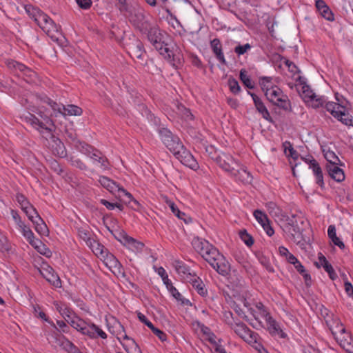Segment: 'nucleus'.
<instances>
[{
  "label": "nucleus",
  "mask_w": 353,
  "mask_h": 353,
  "mask_svg": "<svg viewBox=\"0 0 353 353\" xmlns=\"http://www.w3.org/2000/svg\"><path fill=\"white\" fill-rule=\"evenodd\" d=\"M68 161L72 166L75 167L80 170L85 171L88 170V166L81 159L77 157L70 156L68 158Z\"/></svg>",
  "instance_id": "39"
},
{
  "label": "nucleus",
  "mask_w": 353,
  "mask_h": 353,
  "mask_svg": "<svg viewBox=\"0 0 353 353\" xmlns=\"http://www.w3.org/2000/svg\"><path fill=\"white\" fill-rule=\"evenodd\" d=\"M39 99H40L41 101L49 105L54 111H57L59 113L62 114L63 106H64V105L58 104L57 102L54 101L53 100H52L51 99H50L48 97H47L46 95L41 97Z\"/></svg>",
  "instance_id": "38"
},
{
  "label": "nucleus",
  "mask_w": 353,
  "mask_h": 353,
  "mask_svg": "<svg viewBox=\"0 0 353 353\" xmlns=\"http://www.w3.org/2000/svg\"><path fill=\"white\" fill-rule=\"evenodd\" d=\"M315 6L318 12L323 18L330 21H333L334 20V16L332 11L323 0H316Z\"/></svg>",
  "instance_id": "22"
},
{
  "label": "nucleus",
  "mask_w": 353,
  "mask_h": 353,
  "mask_svg": "<svg viewBox=\"0 0 353 353\" xmlns=\"http://www.w3.org/2000/svg\"><path fill=\"white\" fill-rule=\"evenodd\" d=\"M83 112L82 109L75 105H67L63 106L62 114L65 115H74L80 116Z\"/></svg>",
  "instance_id": "35"
},
{
  "label": "nucleus",
  "mask_w": 353,
  "mask_h": 353,
  "mask_svg": "<svg viewBox=\"0 0 353 353\" xmlns=\"http://www.w3.org/2000/svg\"><path fill=\"white\" fill-rule=\"evenodd\" d=\"M253 214L260 225L265 224V222H267V220L269 219L268 216L260 210H256Z\"/></svg>",
  "instance_id": "53"
},
{
  "label": "nucleus",
  "mask_w": 353,
  "mask_h": 353,
  "mask_svg": "<svg viewBox=\"0 0 353 353\" xmlns=\"http://www.w3.org/2000/svg\"><path fill=\"white\" fill-rule=\"evenodd\" d=\"M179 110H181L183 117L185 120H193L194 119V115L192 114L190 110L183 105L179 106Z\"/></svg>",
  "instance_id": "57"
},
{
  "label": "nucleus",
  "mask_w": 353,
  "mask_h": 353,
  "mask_svg": "<svg viewBox=\"0 0 353 353\" xmlns=\"http://www.w3.org/2000/svg\"><path fill=\"white\" fill-rule=\"evenodd\" d=\"M168 290L171 293L173 297L176 299L178 301H181L183 305H188L190 303V301L188 299H183L182 295L179 292L177 289L172 285L168 288Z\"/></svg>",
  "instance_id": "44"
},
{
  "label": "nucleus",
  "mask_w": 353,
  "mask_h": 353,
  "mask_svg": "<svg viewBox=\"0 0 353 353\" xmlns=\"http://www.w3.org/2000/svg\"><path fill=\"white\" fill-rule=\"evenodd\" d=\"M11 214L14 221H15L19 228L22 226L24 227L25 223L22 221L21 216L16 210H12Z\"/></svg>",
  "instance_id": "63"
},
{
  "label": "nucleus",
  "mask_w": 353,
  "mask_h": 353,
  "mask_svg": "<svg viewBox=\"0 0 353 353\" xmlns=\"http://www.w3.org/2000/svg\"><path fill=\"white\" fill-rule=\"evenodd\" d=\"M129 21L141 33H146V31L152 26L141 8L133 9L130 12Z\"/></svg>",
  "instance_id": "11"
},
{
  "label": "nucleus",
  "mask_w": 353,
  "mask_h": 353,
  "mask_svg": "<svg viewBox=\"0 0 353 353\" xmlns=\"http://www.w3.org/2000/svg\"><path fill=\"white\" fill-rule=\"evenodd\" d=\"M50 168L58 174L63 173V170L57 161L54 159L52 160L50 163Z\"/></svg>",
  "instance_id": "60"
},
{
  "label": "nucleus",
  "mask_w": 353,
  "mask_h": 353,
  "mask_svg": "<svg viewBox=\"0 0 353 353\" xmlns=\"http://www.w3.org/2000/svg\"><path fill=\"white\" fill-rule=\"evenodd\" d=\"M137 317L139 320L148 326L150 330L154 326V325L148 319V318L141 312H137Z\"/></svg>",
  "instance_id": "62"
},
{
  "label": "nucleus",
  "mask_w": 353,
  "mask_h": 353,
  "mask_svg": "<svg viewBox=\"0 0 353 353\" xmlns=\"http://www.w3.org/2000/svg\"><path fill=\"white\" fill-rule=\"evenodd\" d=\"M228 84L230 88V90L233 94H237L239 93L241 91V87L239 84V82L232 77H230L228 81Z\"/></svg>",
  "instance_id": "50"
},
{
  "label": "nucleus",
  "mask_w": 353,
  "mask_h": 353,
  "mask_svg": "<svg viewBox=\"0 0 353 353\" xmlns=\"http://www.w3.org/2000/svg\"><path fill=\"white\" fill-rule=\"evenodd\" d=\"M20 230L23 234V236L27 239L29 243L37 249H39V245L42 243L37 239L34 238V233L30 228L24 224V227H20Z\"/></svg>",
  "instance_id": "26"
},
{
  "label": "nucleus",
  "mask_w": 353,
  "mask_h": 353,
  "mask_svg": "<svg viewBox=\"0 0 353 353\" xmlns=\"http://www.w3.org/2000/svg\"><path fill=\"white\" fill-rule=\"evenodd\" d=\"M79 236L85 241L87 244H91L90 233L89 230L85 227H80L77 228Z\"/></svg>",
  "instance_id": "43"
},
{
  "label": "nucleus",
  "mask_w": 353,
  "mask_h": 353,
  "mask_svg": "<svg viewBox=\"0 0 353 353\" xmlns=\"http://www.w3.org/2000/svg\"><path fill=\"white\" fill-rule=\"evenodd\" d=\"M327 170L332 179L337 182H341L345 179L343 170L337 166V164L327 165Z\"/></svg>",
  "instance_id": "28"
},
{
  "label": "nucleus",
  "mask_w": 353,
  "mask_h": 353,
  "mask_svg": "<svg viewBox=\"0 0 353 353\" xmlns=\"http://www.w3.org/2000/svg\"><path fill=\"white\" fill-rule=\"evenodd\" d=\"M77 5L83 10L89 9L92 4V1L91 0H75Z\"/></svg>",
  "instance_id": "61"
},
{
  "label": "nucleus",
  "mask_w": 353,
  "mask_h": 353,
  "mask_svg": "<svg viewBox=\"0 0 353 353\" xmlns=\"http://www.w3.org/2000/svg\"><path fill=\"white\" fill-rule=\"evenodd\" d=\"M157 131L165 146L173 154V155L184 165L196 170L199 166L189 150H188L179 137L173 134L168 128L161 125L157 126Z\"/></svg>",
  "instance_id": "1"
},
{
  "label": "nucleus",
  "mask_w": 353,
  "mask_h": 353,
  "mask_svg": "<svg viewBox=\"0 0 353 353\" xmlns=\"http://www.w3.org/2000/svg\"><path fill=\"white\" fill-rule=\"evenodd\" d=\"M25 119L33 128L39 131L42 137L47 141L46 144L48 145L54 155L61 158L67 156V150L63 143L53 134L52 130L49 126L52 125V122L49 118L46 119L45 122H43L35 115L29 113Z\"/></svg>",
  "instance_id": "3"
},
{
  "label": "nucleus",
  "mask_w": 353,
  "mask_h": 353,
  "mask_svg": "<svg viewBox=\"0 0 353 353\" xmlns=\"http://www.w3.org/2000/svg\"><path fill=\"white\" fill-rule=\"evenodd\" d=\"M325 322L339 345L347 353H353V339L339 319H325Z\"/></svg>",
  "instance_id": "6"
},
{
  "label": "nucleus",
  "mask_w": 353,
  "mask_h": 353,
  "mask_svg": "<svg viewBox=\"0 0 353 353\" xmlns=\"http://www.w3.org/2000/svg\"><path fill=\"white\" fill-rule=\"evenodd\" d=\"M283 145L285 147V153L287 154V151H289V154H288V157H290L294 160H296L299 158V153L298 152L293 148L292 146V144L289 141H285L283 143Z\"/></svg>",
  "instance_id": "47"
},
{
  "label": "nucleus",
  "mask_w": 353,
  "mask_h": 353,
  "mask_svg": "<svg viewBox=\"0 0 353 353\" xmlns=\"http://www.w3.org/2000/svg\"><path fill=\"white\" fill-rule=\"evenodd\" d=\"M25 10L37 25L46 32L48 36L53 39L54 35L52 34L54 32H58L59 28L54 21L39 8H35L32 5H26Z\"/></svg>",
  "instance_id": "7"
},
{
  "label": "nucleus",
  "mask_w": 353,
  "mask_h": 353,
  "mask_svg": "<svg viewBox=\"0 0 353 353\" xmlns=\"http://www.w3.org/2000/svg\"><path fill=\"white\" fill-rule=\"evenodd\" d=\"M295 80L296 82H299V87L297 88L298 91L301 92L302 97L305 101L307 103L308 99H312L315 93L310 87L305 83L304 79L300 75L295 77Z\"/></svg>",
  "instance_id": "19"
},
{
  "label": "nucleus",
  "mask_w": 353,
  "mask_h": 353,
  "mask_svg": "<svg viewBox=\"0 0 353 353\" xmlns=\"http://www.w3.org/2000/svg\"><path fill=\"white\" fill-rule=\"evenodd\" d=\"M313 108H318L323 105L324 103H325V100L323 97H319L314 94L312 97V99H308L307 101Z\"/></svg>",
  "instance_id": "46"
},
{
  "label": "nucleus",
  "mask_w": 353,
  "mask_h": 353,
  "mask_svg": "<svg viewBox=\"0 0 353 353\" xmlns=\"http://www.w3.org/2000/svg\"><path fill=\"white\" fill-rule=\"evenodd\" d=\"M99 183L112 194H115L120 188V185L110 178L101 176L99 179Z\"/></svg>",
  "instance_id": "25"
},
{
  "label": "nucleus",
  "mask_w": 353,
  "mask_h": 353,
  "mask_svg": "<svg viewBox=\"0 0 353 353\" xmlns=\"http://www.w3.org/2000/svg\"><path fill=\"white\" fill-rule=\"evenodd\" d=\"M232 307L235 312V316L232 312H225L223 315L225 321L230 325L240 338L243 339V316H241L243 310L236 301H233Z\"/></svg>",
  "instance_id": "9"
},
{
  "label": "nucleus",
  "mask_w": 353,
  "mask_h": 353,
  "mask_svg": "<svg viewBox=\"0 0 353 353\" xmlns=\"http://www.w3.org/2000/svg\"><path fill=\"white\" fill-rule=\"evenodd\" d=\"M68 323L77 331L92 339L101 338L107 339L106 333L103 331L99 326L91 322H86L84 320L74 316L68 320Z\"/></svg>",
  "instance_id": "8"
},
{
  "label": "nucleus",
  "mask_w": 353,
  "mask_h": 353,
  "mask_svg": "<svg viewBox=\"0 0 353 353\" xmlns=\"http://www.w3.org/2000/svg\"><path fill=\"white\" fill-rule=\"evenodd\" d=\"M325 158L330 163V165H336L337 164L336 161H339L338 157L333 152H327L325 154Z\"/></svg>",
  "instance_id": "58"
},
{
  "label": "nucleus",
  "mask_w": 353,
  "mask_h": 353,
  "mask_svg": "<svg viewBox=\"0 0 353 353\" xmlns=\"http://www.w3.org/2000/svg\"><path fill=\"white\" fill-rule=\"evenodd\" d=\"M124 246L127 247L132 252H140L143 250L144 244L142 242L139 241L131 236H129Z\"/></svg>",
  "instance_id": "34"
},
{
  "label": "nucleus",
  "mask_w": 353,
  "mask_h": 353,
  "mask_svg": "<svg viewBox=\"0 0 353 353\" xmlns=\"http://www.w3.org/2000/svg\"><path fill=\"white\" fill-rule=\"evenodd\" d=\"M172 212L179 219L183 220L185 223L191 221V218L188 216L185 213L181 212L178 207L172 202L169 204Z\"/></svg>",
  "instance_id": "37"
},
{
  "label": "nucleus",
  "mask_w": 353,
  "mask_h": 353,
  "mask_svg": "<svg viewBox=\"0 0 353 353\" xmlns=\"http://www.w3.org/2000/svg\"><path fill=\"white\" fill-rule=\"evenodd\" d=\"M267 209L269 212V213L272 215H277L279 212L280 209L277 206V205L274 202H268L266 203Z\"/></svg>",
  "instance_id": "55"
},
{
  "label": "nucleus",
  "mask_w": 353,
  "mask_h": 353,
  "mask_svg": "<svg viewBox=\"0 0 353 353\" xmlns=\"http://www.w3.org/2000/svg\"><path fill=\"white\" fill-rule=\"evenodd\" d=\"M210 47L216 59L222 64L225 65L226 61L222 52V45L220 40L217 38L210 41Z\"/></svg>",
  "instance_id": "24"
},
{
  "label": "nucleus",
  "mask_w": 353,
  "mask_h": 353,
  "mask_svg": "<svg viewBox=\"0 0 353 353\" xmlns=\"http://www.w3.org/2000/svg\"><path fill=\"white\" fill-rule=\"evenodd\" d=\"M65 137L67 141L72 145L75 149L80 152H81L83 147L84 148L85 145L88 144L84 141L79 140L77 133L73 130H66L65 132Z\"/></svg>",
  "instance_id": "23"
},
{
  "label": "nucleus",
  "mask_w": 353,
  "mask_h": 353,
  "mask_svg": "<svg viewBox=\"0 0 353 353\" xmlns=\"http://www.w3.org/2000/svg\"><path fill=\"white\" fill-rule=\"evenodd\" d=\"M316 176V183L321 187L324 188L323 174L322 169L316 161H313L312 166L310 168Z\"/></svg>",
  "instance_id": "31"
},
{
  "label": "nucleus",
  "mask_w": 353,
  "mask_h": 353,
  "mask_svg": "<svg viewBox=\"0 0 353 353\" xmlns=\"http://www.w3.org/2000/svg\"><path fill=\"white\" fill-rule=\"evenodd\" d=\"M248 92L252 96L255 108L258 112L261 114L264 119L268 121L272 122V118L261 99L254 93H250L249 91Z\"/></svg>",
  "instance_id": "17"
},
{
  "label": "nucleus",
  "mask_w": 353,
  "mask_h": 353,
  "mask_svg": "<svg viewBox=\"0 0 353 353\" xmlns=\"http://www.w3.org/2000/svg\"><path fill=\"white\" fill-rule=\"evenodd\" d=\"M259 83L262 90L264 94L268 93L270 90H273V88L277 87L272 81V77H263L260 78Z\"/></svg>",
  "instance_id": "36"
},
{
  "label": "nucleus",
  "mask_w": 353,
  "mask_h": 353,
  "mask_svg": "<svg viewBox=\"0 0 353 353\" xmlns=\"http://www.w3.org/2000/svg\"><path fill=\"white\" fill-rule=\"evenodd\" d=\"M340 121H341L343 124L346 125H352V117L348 113H346V108H345V111L341 110V115H339L336 117Z\"/></svg>",
  "instance_id": "49"
},
{
  "label": "nucleus",
  "mask_w": 353,
  "mask_h": 353,
  "mask_svg": "<svg viewBox=\"0 0 353 353\" xmlns=\"http://www.w3.org/2000/svg\"><path fill=\"white\" fill-rule=\"evenodd\" d=\"M265 95L267 99L273 105L286 112L292 110L291 103L288 97L283 94L279 86L273 88V90H270Z\"/></svg>",
  "instance_id": "10"
},
{
  "label": "nucleus",
  "mask_w": 353,
  "mask_h": 353,
  "mask_svg": "<svg viewBox=\"0 0 353 353\" xmlns=\"http://www.w3.org/2000/svg\"><path fill=\"white\" fill-rule=\"evenodd\" d=\"M81 153L90 158L93 163H97L102 170H107L110 169V163L106 156L92 145L90 144L85 145L84 148L83 147L81 149Z\"/></svg>",
  "instance_id": "12"
},
{
  "label": "nucleus",
  "mask_w": 353,
  "mask_h": 353,
  "mask_svg": "<svg viewBox=\"0 0 353 353\" xmlns=\"http://www.w3.org/2000/svg\"><path fill=\"white\" fill-rule=\"evenodd\" d=\"M151 330L161 341H165L167 340V334L163 331L154 326L152 327Z\"/></svg>",
  "instance_id": "59"
},
{
  "label": "nucleus",
  "mask_w": 353,
  "mask_h": 353,
  "mask_svg": "<svg viewBox=\"0 0 353 353\" xmlns=\"http://www.w3.org/2000/svg\"><path fill=\"white\" fill-rule=\"evenodd\" d=\"M281 61H283L285 65L288 67L289 72L292 74V76L297 74V77L299 75V70L298 67L291 61L288 60L285 57H281Z\"/></svg>",
  "instance_id": "45"
},
{
  "label": "nucleus",
  "mask_w": 353,
  "mask_h": 353,
  "mask_svg": "<svg viewBox=\"0 0 353 353\" xmlns=\"http://www.w3.org/2000/svg\"><path fill=\"white\" fill-rule=\"evenodd\" d=\"M34 312L36 316L41 318L43 321L48 322L49 324H50L51 326H54V323L47 317L45 312L41 310V307L39 305L34 307Z\"/></svg>",
  "instance_id": "48"
},
{
  "label": "nucleus",
  "mask_w": 353,
  "mask_h": 353,
  "mask_svg": "<svg viewBox=\"0 0 353 353\" xmlns=\"http://www.w3.org/2000/svg\"><path fill=\"white\" fill-rule=\"evenodd\" d=\"M137 108L138 110L142 114V116L145 117L150 122H152L155 126L159 125V124L160 123L159 119H158L157 117L154 115V114L151 112V111L148 108L146 105L143 103L138 104Z\"/></svg>",
  "instance_id": "30"
},
{
  "label": "nucleus",
  "mask_w": 353,
  "mask_h": 353,
  "mask_svg": "<svg viewBox=\"0 0 353 353\" xmlns=\"http://www.w3.org/2000/svg\"><path fill=\"white\" fill-rule=\"evenodd\" d=\"M7 65L10 69L15 70L22 72L24 75L28 77L32 78L35 75V73L30 68L26 66L24 64L19 63L14 60H8L7 61Z\"/></svg>",
  "instance_id": "21"
},
{
  "label": "nucleus",
  "mask_w": 353,
  "mask_h": 353,
  "mask_svg": "<svg viewBox=\"0 0 353 353\" xmlns=\"http://www.w3.org/2000/svg\"><path fill=\"white\" fill-rule=\"evenodd\" d=\"M261 225L269 236H272L274 234V230L271 226L269 219L267 220V222H265V224Z\"/></svg>",
  "instance_id": "64"
},
{
  "label": "nucleus",
  "mask_w": 353,
  "mask_h": 353,
  "mask_svg": "<svg viewBox=\"0 0 353 353\" xmlns=\"http://www.w3.org/2000/svg\"><path fill=\"white\" fill-rule=\"evenodd\" d=\"M101 259H103L105 265L108 266L110 269H111V267H115V265L118 264L117 262L119 261L109 250L107 252V254H105Z\"/></svg>",
  "instance_id": "41"
},
{
  "label": "nucleus",
  "mask_w": 353,
  "mask_h": 353,
  "mask_svg": "<svg viewBox=\"0 0 353 353\" xmlns=\"http://www.w3.org/2000/svg\"><path fill=\"white\" fill-rule=\"evenodd\" d=\"M283 230L291 234L292 239L295 240L296 236H299L300 230L297 224L296 215L283 216Z\"/></svg>",
  "instance_id": "16"
},
{
  "label": "nucleus",
  "mask_w": 353,
  "mask_h": 353,
  "mask_svg": "<svg viewBox=\"0 0 353 353\" xmlns=\"http://www.w3.org/2000/svg\"><path fill=\"white\" fill-rule=\"evenodd\" d=\"M16 200L20 205L21 210L23 208H27V207L31 204L28 199L21 193H17L16 194Z\"/></svg>",
  "instance_id": "54"
},
{
  "label": "nucleus",
  "mask_w": 353,
  "mask_h": 353,
  "mask_svg": "<svg viewBox=\"0 0 353 353\" xmlns=\"http://www.w3.org/2000/svg\"><path fill=\"white\" fill-rule=\"evenodd\" d=\"M22 210L32 222L35 220L37 214H39L35 208L32 204L28 205L27 208L22 209Z\"/></svg>",
  "instance_id": "52"
},
{
  "label": "nucleus",
  "mask_w": 353,
  "mask_h": 353,
  "mask_svg": "<svg viewBox=\"0 0 353 353\" xmlns=\"http://www.w3.org/2000/svg\"><path fill=\"white\" fill-rule=\"evenodd\" d=\"M174 268L177 273L183 276V279L186 280V281L190 279V276L196 274L195 273H192L190 272V268L181 261H175Z\"/></svg>",
  "instance_id": "29"
},
{
  "label": "nucleus",
  "mask_w": 353,
  "mask_h": 353,
  "mask_svg": "<svg viewBox=\"0 0 353 353\" xmlns=\"http://www.w3.org/2000/svg\"><path fill=\"white\" fill-rule=\"evenodd\" d=\"M192 245L194 250L200 254L219 274L226 276L229 273L230 269L229 263L223 255L208 241L194 237Z\"/></svg>",
  "instance_id": "2"
},
{
  "label": "nucleus",
  "mask_w": 353,
  "mask_h": 353,
  "mask_svg": "<svg viewBox=\"0 0 353 353\" xmlns=\"http://www.w3.org/2000/svg\"><path fill=\"white\" fill-rule=\"evenodd\" d=\"M39 270L42 276L50 284L56 288H60L61 286L60 278L55 272L54 270L50 266L48 263H43Z\"/></svg>",
  "instance_id": "14"
},
{
  "label": "nucleus",
  "mask_w": 353,
  "mask_h": 353,
  "mask_svg": "<svg viewBox=\"0 0 353 353\" xmlns=\"http://www.w3.org/2000/svg\"><path fill=\"white\" fill-rule=\"evenodd\" d=\"M244 341L248 343L258 353H268L262 344V339L259 334L244 326Z\"/></svg>",
  "instance_id": "13"
},
{
  "label": "nucleus",
  "mask_w": 353,
  "mask_h": 353,
  "mask_svg": "<svg viewBox=\"0 0 353 353\" xmlns=\"http://www.w3.org/2000/svg\"><path fill=\"white\" fill-rule=\"evenodd\" d=\"M187 282L190 283L196 292L201 296H206L208 295V290L203 281L196 274L190 276Z\"/></svg>",
  "instance_id": "20"
},
{
  "label": "nucleus",
  "mask_w": 353,
  "mask_h": 353,
  "mask_svg": "<svg viewBox=\"0 0 353 353\" xmlns=\"http://www.w3.org/2000/svg\"><path fill=\"white\" fill-rule=\"evenodd\" d=\"M325 108L335 118L341 115V110L345 111V106L343 105L335 102L326 103Z\"/></svg>",
  "instance_id": "33"
},
{
  "label": "nucleus",
  "mask_w": 353,
  "mask_h": 353,
  "mask_svg": "<svg viewBox=\"0 0 353 353\" xmlns=\"http://www.w3.org/2000/svg\"><path fill=\"white\" fill-rule=\"evenodd\" d=\"M147 37L150 43L163 55L172 65L181 64L180 54H176L169 47V36L158 27L152 26L150 29L146 31Z\"/></svg>",
  "instance_id": "5"
},
{
  "label": "nucleus",
  "mask_w": 353,
  "mask_h": 353,
  "mask_svg": "<svg viewBox=\"0 0 353 353\" xmlns=\"http://www.w3.org/2000/svg\"><path fill=\"white\" fill-rule=\"evenodd\" d=\"M94 245L90 244L91 246L93 248V252L94 254L101 258H102L105 254H107V252L108 250L101 243L94 241Z\"/></svg>",
  "instance_id": "40"
},
{
  "label": "nucleus",
  "mask_w": 353,
  "mask_h": 353,
  "mask_svg": "<svg viewBox=\"0 0 353 353\" xmlns=\"http://www.w3.org/2000/svg\"><path fill=\"white\" fill-rule=\"evenodd\" d=\"M112 234L114 235V238L121 242V244L123 245L126 243L128 239L130 236L128 235V234L124 230H117L114 233L111 231Z\"/></svg>",
  "instance_id": "51"
},
{
  "label": "nucleus",
  "mask_w": 353,
  "mask_h": 353,
  "mask_svg": "<svg viewBox=\"0 0 353 353\" xmlns=\"http://www.w3.org/2000/svg\"><path fill=\"white\" fill-rule=\"evenodd\" d=\"M32 223L34 225V229L37 233H39L40 235H48V227L39 214H37L35 220L33 221Z\"/></svg>",
  "instance_id": "32"
},
{
  "label": "nucleus",
  "mask_w": 353,
  "mask_h": 353,
  "mask_svg": "<svg viewBox=\"0 0 353 353\" xmlns=\"http://www.w3.org/2000/svg\"><path fill=\"white\" fill-rule=\"evenodd\" d=\"M248 294L246 292L244 296V307L247 308L248 312L259 324H261L259 318L264 319L267 330L272 336L285 338L286 334L283 332L277 321L271 316L268 309L261 302H256L254 299H251Z\"/></svg>",
  "instance_id": "4"
},
{
  "label": "nucleus",
  "mask_w": 353,
  "mask_h": 353,
  "mask_svg": "<svg viewBox=\"0 0 353 353\" xmlns=\"http://www.w3.org/2000/svg\"><path fill=\"white\" fill-rule=\"evenodd\" d=\"M215 159L221 168L225 171L230 172L231 174L236 178V180L241 181V176H239L240 174V170H241L240 165L230 158H228L229 161H227L219 156L216 157Z\"/></svg>",
  "instance_id": "15"
},
{
  "label": "nucleus",
  "mask_w": 353,
  "mask_h": 353,
  "mask_svg": "<svg viewBox=\"0 0 353 353\" xmlns=\"http://www.w3.org/2000/svg\"><path fill=\"white\" fill-rule=\"evenodd\" d=\"M123 348L128 353H142L141 350L134 339L130 340L128 345L122 344Z\"/></svg>",
  "instance_id": "42"
},
{
  "label": "nucleus",
  "mask_w": 353,
  "mask_h": 353,
  "mask_svg": "<svg viewBox=\"0 0 353 353\" xmlns=\"http://www.w3.org/2000/svg\"><path fill=\"white\" fill-rule=\"evenodd\" d=\"M52 327L54 328V330L52 332L51 336L56 340L57 345H61L65 343L71 350L76 348V346L71 341L61 334V331L55 324L54 326Z\"/></svg>",
  "instance_id": "27"
},
{
  "label": "nucleus",
  "mask_w": 353,
  "mask_h": 353,
  "mask_svg": "<svg viewBox=\"0 0 353 353\" xmlns=\"http://www.w3.org/2000/svg\"><path fill=\"white\" fill-rule=\"evenodd\" d=\"M143 43L136 39L129 46V54L133 59H143L145 54Z\"/></svg>",
  "instance_id": "18"
},
{
  "label": "nucleus",
  "mask_w": 353,
  "mask_h": 353,
  "mask_svg": "<svg viewBox=\"0 0 353 353\" xmlns=\"http://www.w3.org/2000/svg\"><path fill=\"white\" fill-rule=\"evenodd\" d=\"M323 268L325 271L327 272L330 279L334 281L337 278V274L335 272L332 265L330 263H325V265H323Z\"/></svg>",
  "instance_id": "56"
}]
</instances>
